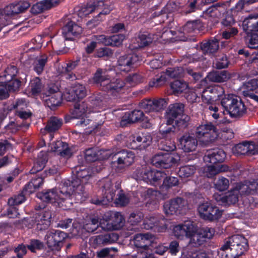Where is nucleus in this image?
Instances as JSON below:
<instances>
[{"label": "nucleus", "instance_id": "nucleus-47", "mask_svg": "<svg viewBox=\"0 0 258 258\" xmlns=\"http://www.w3.org/2000/svg\"><path fill=\"white\" fill-rule=\"evenodd\" d=\"M178 184L179 180L177 177L174 176H166L160 188L162 191H164L173 186L178 185Z\"/></svg>", "mask_w": 258, "mask_h": 258}, {"label": "nucleus", "instance_id": "nucleus-51", "mask_svg": "<svg viewBox=\"0 0 258 258\" xmlns=\"http://www.w3.org/2000/svg\"><path fill=\"white\" fill-rule=\"evenodd\" d=\"M170 86L174 93L178 94L187 89V84L183 81L176 80L171 83Z\"/></svg>", "mask_w": 258, "mask_h": 258}, {"label": "nucleus", "instance_id": "nucleus-27", "mask_svg": "<svg viewBox=\"0 0 258 258\" xmlns=\"http://www.w3.org/2000/svg\"><path fill=\"white\" fill-rule=\"evenodd\" d=\"M131 146L132 148L143 149H145L152 143V138L150 135L142 134L139 136L132 137Z\"/></svg>", "mask_w": 258, "mask_h": 258}, {"label": "nucleus", "instance_id": "nucleus-33", "mask_svg": "<svg viewBox=\"0 0 258 258\" xmlns=\"http://www.w3.org/2000/svg\"><path fill=\"white\" fill-rule=\"evenodd\" d=\"M219 47V41L216 38L202 42L200 48L204 54H211L217 51Z\"/></svg>", "mask_w": 258, "mask_h": 258}, {"label": "nucleus", "instance_id": "nucleus-25", "mask_svg": "<svg viewBox=\"0 0 258 258\" xmlns=\"http://www.w3.org/2000/svg\"><path fill=\"white\" fill-rule=\"evenodd\" d=\"M145 119L143 111L135 109L130 112L126 113L120 121V125L124 126L127 123H134L142 122Z\"/></svg>", "mask_w": 258, "mask_h": 258}, {"label": "nucleus", "instance_id": "nucleus-53", "mask_svg": "<svg viewBox=\"0 0 258 258\" xmlns=\"http://www.w3.org/2000/svg\"><path fill=\"white\" fill-rule=\"evenodd\" d=\"M229 63L227 56L222 54L217 57L213 63V65L216 69L221 70L227 68Z\"/></svg>", "mask_w": 258, "mask_h": 258}, {"label": "nucleus", "instance_id": "nucleus-2", "mask_svg": "<svg viewBox=\"0 0 258 258\" xmlns=\"http://www.w3.org/2000/svg\"><path fill=\"white\" fill-rule=\"evenodd\" d=\"M221 104L231 118H239L246 112V107L241 99L233 94L225 95Z\"/></svg>", "mask_w": 258, "mask_h": 258}, {"label": "nucleus", "instance_id": "nucleus-7", "mask_svg": "<svg viewBox=\"0 0 258 258\" xmlns=\"http://www.w3.org/2000/svg\"><path fill=\"white\" fill-rule=\"evenodd\" d=\"M102 222L103 219L99 221V218L95 215L87 216L84 219L83 227L73 229L72 233L83 239L88 237V233L93 232L99 227H101Z\"/></svg>", "mask_w": 258, "mask_h": 258}, {"label": "nucleus", "instance_id": "nucleus-17", "mask_svg": "<svg viewBox=\"0 0 258 258\" xmlns=\"http://www.w3.org/2000/svg\"><path fill=\"white\" fill-rule=\"evenodd\" d=\"M185 105L183 103L176 102L171 104L169 105L165 113V118L168 124L174 123L175 119L185 114L184 112Z\"/></svg>", "mask_w": 258, "mask_h": 258}, {"label": "nucleus", "instance_id": "nucleus-14", "mask_svg": "<svg viewBox=\"0 0 258 258\" xmlns=\"http://www.w3.org/2000/svg\"><path fill=\"white\" fill-rule=\"evenodd\" d=\"M124 219L119 212H113L110 214V218L103 219L101 223V228L104 230H119L124 225Z\"/></svg>", "mask_w": 258, "mask_h": 258}, {"label": "nucleus", "instance_id": "nucleus-37", "mask_svg": "<svg viewBox=\"0 0 258 258\" xmlns=\"http://www.w3.org/2000/svg\"><path fill=\"white\" fill-rule=\"evenodd\" d=\"M191 123V118L187 114H182V116L175 119L174 123L176 126V131L179 135L185 130L188 128Z\"/></svg>", "mask_w": 258, "mask_h": 258}, {"label": "nucleus", "instance_id": "nucleus-30", "mask_svg": "<svg viewBox=\"0 0 258 258\" xmlns=\"http://www.w3.org/2000/svg\"><path fill=\"white\" fill-rule=\"evenodd\" d=\"M254 148V143L253 142H244L236 145L232 148V150L234 153L237 155H252L255 154Z\"/></svg>", "mask_w": 258, "mask_h": 258}, {"label": "nucleus", "instance_id": "nucleus-52", "mask_svg": "<svg viewBox=\"0 0 258 258\" xmlns=\"http://www.w3.org/2000/svg\"><path fill=\"white\" fill-rule=\"evenodd\" d=\"M75 172L76 176L82 180V183L85 184L91 177V172L86 168L82 169L81 167H76Z\"/></svg>", "mask_w": 258, "mask_h": 258}, {"label": "nucleus", "instance_id": "nucleus-45", "mask_svg": "<svg viewBox=\"0 0 258 258\" xmlns=\"http://www.w3.org/2000/svg\"><path fill=\"white\" fill-rule=\"evenodd\" d=\"M62 124V120L55 116L51 117L47 121L45 130L49 133L58 130Z\"/></svg>", "mask_w": 258, "mask_h": 258}, {"label": "nucleus", "instance_id": "nucleus-18", "mask_svg": "<svg viewBox=\"0 0 258 258\" xmlns=\"http://www.w3.org/2000/svg\"><path fill=\"white\" fill-rule=\"evenodd\" d=\"M197 230V225L191 221H184L183 223L176 225L173 229L174 235L177 238L184 236L189 237Z\"/></svg>", "mask_w": 258, "mask_h": 258}, {"label": "nucleus", "instance_id": "nucleus-1", "mask_svg": "<svg viewBox=\"0 0 258 258\" xmlns=\"http://www.w3.org/2000/svg\"><path fill=\"white\" fill-rule=\"evenodd\" d=\"M247 240L242 235L229 237L218 250L219 258H238L248 249Z\"/></svg>", "mask_w": 258, "mask_h": 258}, {"label": "nucleus", "instance_id": "nucleus-24", "mask_svg": "<svg viewBox=\"0 0 258 258\" xmlns=\"http://www.w3.org/2000/svg\"><path fill=\"white\" fill-rule=\"evenodd\" d=\"M116 164L120 168L128 167L132 164L134 161L135 154L130 151L123 150L115 154Z\"/></svg>", "mask_w": 258, "mask_h": 258}, {"label": "nucleus", "instance_id": "nucleus-9", "mask_svg": "<svg viewBox=\"0 0 258 258\" xmlns=\"http://www.w3.org/2000/svg\"><path fill=\"white\" fill-rule=\"evenodd\" d=\"M196 135L199 138H203L205 142H213L218 137V130L212 122H206L197 127Z\"/></svg>", "mask_w": 258, "mask_h": 258}, {"label": "nucleus", "instance_id": "nucleus-23", "mask_svg": "<svg viewBox=\"0 0 258 258\" xmlns=\"http://www.w3.org/2000/svg\"><path fill=\"white\" fill-rule=\"evenodd\" d=\"M226 155L223 150L221 149H213L208 151L204 157L205 162L213 164L221 163L225 161Z\"/></svg>", "mask_w": 258, "mask_h": 258}, {"label": "nucleus", "instance_id": "nucleus-57", "mask_svg": "<svg viewBox=\"0 0 258 258\" xmlns=\"http://www.w3.org/2000/svg\"><path fill=\"white\" fill-rule=\"evenodd\" d=\"M248 47L250 48H258V33L246 32Z\"/></svg>", "mask_w": 258, "mask_h": 258}, {"label": "nucleus", "instance_id": "nucleus-26", "mask_svg": "<svg viewBox=\"0 0 258 258\" xmlns=\"http://www.w3.org/2000/svg\"><path fill=\"white\" fill-rule=\"evenodd\" d=\"M118 235L114 232H107L95 236L93 243L97 245L104 246L114 243L118 240Z\"/></svg>", "mask_w": 258, "mask_h": 258}, {"label": "nucleus", "instance_id": "nucleus-8", "mask_svg": "<svg viewBox=\"0 0 258 258\" xmlns=\"http://www.w3.org/2000/svg\"><path fill=\"white\" fill-rule=\"evenodd\" d=\"M198 210L203 219L209 221H218L222 216L223 211L210 202L199 205Z\"/></svg>", "mask_w": 258, "mask_h": 258}, {"label": "nucleus", "instance_id": "nucleus-59", "mask_svg": "<svg viewBox=\"0 0 258 258\" xmlns=\"http://www.w3.org/2000/svg\"><path fill=\"white\" fill-rule=\"evenodd\" d=\"M90 101L93 106H101L106 103V99L103 95L98 94L90 97Z\"/></svg>", "mask_w": 258, "mask_h": 258}, {"label": "nucleus", "instance_id": "nucleus-5", "mask_svg": "<svg viewBox=\"0 0 258 258\" xmlns=\"http://www.w3.org/2000/svg\"><path fill=\"white\" fill-rule=\"evenodd\" d=\"M85 183H82L77 176L73 178L71 181L68 180L63 183L62 187L60 188L59 192L67 199H71L77 194L84 195L86 194V188L84 186Z\"/></svg>", "mask_w": 258, "mask_h": 258}, {"label": "nucleus", "instance_id": "nucleus-46", "mask_svg": "<svg viewBox=\"0 0 258 258\" xmlns=\"http://www.w3.org/2000/svg\"><path fill=\"white\" fill-rule=\"evenodd\" d=\"M18 70L16 66H11L5 71L4 74L0 76V80L2 83H6L11 81L17 75Z\"/></svg>", "mask_w": 258, "mask_h": 258}, {"label": "nucleus", "instance_id": "nucleus-29", "mask_svg": "<svg viewBox=\"0 0 258 258\" xmlns=\"http://www.w3.org/2000/svg\"><path fill=\"white\" fill-rule=\"evenodd\" d=\"M162 173L157 170L152 169L150 167H143L140 173V177L148 182H157L161 179Z\"/></svg>", "mask_w": 258, "mask_h": 258}, {"label": "nucleus", "instance_id": "nucleus-44", "mask_svg": "<svg viewBox=\"0 0 258 258\" xmlns=\"http://www.w3.org/2000/svg\"><path fill=\"white\" fill-rule=\"evenodd\" d=\"M159 133L164 138H168L172 135H179L175 124H168L167 122L160 126Z\"/></svg>", "mask_w": 258, "mask_h": 258}, {"label": "nucleus", "instance_id": "nucleus-50", "mask_svg": "<svg viewBox=\"0 0 258 258\" xmlns=\"http://www.w3.org/2000/svg\"><path fill=\"white\" fill-rule=\"evenodd\" d=\"M101 155V151L94 148H89L86 150L85 158L89 162H94L102 159V157L100 156Z\"/></svg>", "mask_w": 258, "mask_h": 258}, {"label": "nucleus", "instance_id": "nucleus-39", "mask_svg": "<svg viewBox=\"0 0 258 258\" xmlns=\"http://www.w3.org/2000/svg\"><path fill=\"white\" fill-rule=\"evenodd\" d=\"M100 37L103 40V43L106 46H120L125 38V36L123 34L113 35L111 36H105L101 35Z\"/></svg>", "mask_w": 258, "mask_h": 258}, {"label": "nucleus", "instance_id": "nucleus-6", "mask_svg": "<svg viewBox=\"0 0 258 258\" xmlns=\"http://www.w3.org/2000/svg\"><path fill=\"white\" fill-rule=\"evenodd\" d=\"M180 157L177 154L160 152L152 159V163L158 168L168 169L179 163Z\"/></svg>", "mask_w": 258, "mask_h": 258}, {"label": "nucleus", "instance_id": "nucleus-32", "mask_svg": "<svg viewBox=\"0 0 258 258\" xmlns=\"http://www.w3.org/2000/svg\"><path fill=\"white\" fill-rule=\"evenodd\" d=\"M51 150L58 155L65 158H69L72 155L71 149L68 144L61 141H57L51 144Z\"/></svg>", "mask_w": 258, "mask_h": 258}, {"label": "nucleus", "instance_id": "nucleus-10", "mask_svg": "<svg viewBox=\"0 0 258 258\" xmlns=\"http://www.w3.org/2000/svg\"><path fill=\"white\" fill-rule=\"evenodd\" d=\"M215 229L212 228L204 227L198 229L189 236V243L194 247L201 246L205 244L208 240L211 239L214 235Z\"/></svg>", "mask_w": 258, "mask_h": 258}, {"label": "nucleus", "instance_id": "nucleus-22", "mask_svg": "<svg viewBox=\"0 0 258 258\" xmlns=\"http://www.w3.org/2000/svg\"><path fill=\"white\" fill-rule=\"evenodd\" d=\"M179 146L185 152H190L196 150L198 141L196 137L189 134H185L178 140Z\"/></svg>", "mask_w": 258, "mask_h": 258}, {"label": "nucleus", "instance_id": "nucleus-11", "mask_svg": "<svg viewBox=\"0 0 258 258\" xmlns=\"http://www.w3.org/2000/svg\"><path fill=\"white\" fill-rule=\"evenodd\" d=\"M68 236L64 231L52 230L47 232L45 236L46 244L51 250H59L62 246L63 241Z\"/></svg>", "mask_w": 258, "mask_h": 258}, {"label": "nucleus", "instance_id": "nucleus-43", "mask_svg": "<svg viewBox=\"0 0 258 258\" xmlns=\"http://www.w3.org/2000/svg\"><path fill=\"white\" fill-rule=\"evenodd\" d=\"M238 191V195L241 196L253 195V187L251 186V181H245L244 183H238L234 187Z\"/></svg>", "mask_w": 258, "mask_h": 258}, {"label": "nucleus", "instance_id": "nucleus-20", "mask_svg": "<svg viewBox=\"0 0 258 258\" xmlns=\"http://www.w3.org/2000/svg\"><path fill=\"white\" fill-rule=\"evenodd\" d=\"M82 32V27L72 21L66 22L62 29V33L66 40H74Z\"/></svg>", "mask_w": 258, "mask_h": 258}, {"label": "nucleus", "instance_id": "nucleus-58", "mask_svg": "<svg viewBox=\"0 0 258 258\" xmlns=\"http://www.w3.org/2000/svg\"><path fill=\"white\" fill-rule=\"evenodd\" d=\"M29 123H26L25 122H22V123H18L17 121H11L6 126L5 128L7 131H10L13 133H15L18 131L20 128L22 127H28Z\"/></svg>", "mask_w": 258, "mask_h": 258}, {"label": "nucleus", "instance_id": "nucleus-21", "mask_svg": "<svg viewBox=\"0 0 258 258\" xmlns=\"http://www.w3.org/2000/svg\"><path fill=\"white\" fill-rule=\"evenodd\" d=\"M224 94V88L220 86L209 87L203 91L202 98L205 102L210 103L216 101Z\"/></svg>", "mask_w": 258, "mask_h": 258}, {"label": "nucleus", "instance_id": "nucleus-31", "mask_svg": "<svg viewBox=\"0 0 258 258\" xmlns=\"http://www.w3.org/2000/svg\"><path fill=\"white\" fill-rule=\"evenodd\" d=\"M242 27L245 32L258 33V14H251L242 22Z\"/></svg>", "mask_w": 258, "mask_h": 258}, {"label": "nucleus", "instance_id": "nucleus-49", "mask_svg": "<svg viewBox=\"0 0 258 258\" xmlns=\"http://www.w3.org/2000/svg\"><path fill=\"white\" fill-rule=\"evenodd\" d=\"M48 60V57L43 54L37 57L33 63L34 70L38 74H40L44 70V67Z\"/></svg>", "mask_w": 258, "mask_h": 258}, {"label": "nucleus", "instance_id": "nucleus-36", "mask_svg": "<svg viewBox=\"0 0 258 258\" xmlns=\"http://www.w3.org/2000/svg\"><path fill=\"white\" fill-rule=\"evenodd\" d=\"M207 79L212 82H224L230 78V75L227 71H213L208 74Z\"/></svg>", "mask_w": 258, "mask_h": 258}, {"label": "nucleus", "instance_id": "nucleus-64", "mask_svg": "<svg viewBox=\"0 0 258 258\" xmlns=\"http://www.w3.org/2000/svg\"><path fill=\"white\" fill-rule=\"evenodd\" d=\"M245 90L243 91H247V93H252L253 91L257 94L258 91V80L252 79L246 82L245 84Z\"/></svg>", "mask_w": 258, "mask_h": 258}, {"label": "nucleus", "instance_id": "nucleus-16", "mask_svg": "<svg viewBox=\"0 0 258 258\" xmlns=\"http://www.w3.org/2000/svg\"><path fill=\"white\" fill-rule=\"evenodd\" d=\"M52 215V211L47 209L35 214L32 217V221L36 223L37 229L38 230H45L50 225Z\"/></svg>", "mask_w": 258, "mask_h": 258}, {"label": "nucleus", "instance_id": "nucleus-4", "mask_svg": "<svg viewBox=\"0 0 258 258\" xmlns=\"http://www.w3.org/2000/svg\"><path fill=\"white\" fill-rule=\"evenodd\" d=\"M59 192L54 188L45 189L38 192L37 197L45 203H54L59 199L60 201L58 202V204L64 210L70 209L72 206V202L69 199L66 198L65 195Z\"/></svg>", "mask_w": 258, "mask_h": 258}, {"label": "nucleus", "instance_id": "nucleus-15", "mask_svg": "<svg viewBox=\"0 0 258 258\" xmlns=\"http://www.w3.org/2000/svg\"><path fill=\"white\" fill-rule=\"evenodd\" d=\"M185 203V201L182 198L177 197L170 199L163 205L164 213L167 216L180 214Z\"/></svg>", "mask_w": 258, "mask_h": 258}, {"label": "nucleus", "instance_id": "nucleus-38", "mask_svg": "<svg viewBox=\"0 0 258 258\" xmlns=\"http://www.w3.org/2000/svg\"><path fill=\"white\" fill-rule=\"evenodd\" d=\"M140 60L139 56L136 54H129L120 56L118 63L121 67L127 68L134 67Z\"/></svg>", "mask_w": 258, "mask_h": 258}, {"label": "nucleus", "instance_id": "nucleus-13", "mask_svg": "<svg viewBox=\"0 0 258 258\" xmlns=\"http://www.w3.org/2000/svg\"><path fill=\"white\" fill-rule=\"evenodd\" d=\"M46 99L45 103L51 110H54L60 105L62 99V94L55 85L49 87L46 93Z\"/></svg>", "mask_w": 258, "mask_h": 258}, {"label": "nucleus", "instance_id": "nucleus-61", "mask_svg": "<svg viewBox=\"0 0 258 258\" xmlns=\"http://www.w3.org/2000/svg\"><path fill=\"white\" fill-rule=\"evenodd\" d=\"M130 202V199L123 192L122 190L119 191L117 194V197L115 199L114 203L120 206L124 207L126 206Z\"/></svg>", "mask_w": 258, "mask_h": 258}, {"label": "nucleus", "instance_id": "nucleus-42", "mask_svg": "<svg viewBox=\"0 0 258 258\" xmlns=\"http://www.w3.org/2000/svg\"><path fill=\"white\" fill-rule=\"evenodd\" d=\"M88 110V106L84 101H77L75 103L74 109L72 110V119L81 117Z\"/></svg>", "mask_w": 258, "mask_h": 258}, {"label": "nucleus", "instance_id": "nucleus-63", "mask_svg": "<svg viewBox=\"0 0 258 258\" xmlns=\"http://www.w3.org/2000/svg\"><path fill=\"white\" fill-rule=\"evenodd\" d=\"M24 192L22 191L18 195L14 196L10 198L8 202V205L11 206H14L15 205H18L22 204L25 200Z\"/></svg>", "mask_w": 258, "mask_h": 258}, {"label": "nucleus", "instance_id": "nucleus-55", "mask_svg": "<svg viewBox=\"0 0 258 258\" xmlns=\"http://www.w3.org/2000/svg\"><path fill=\"white\" fill-rule=\"evenodd\" d=\"M43 87L40 79L38 77L34 78L30 82V87L33 95L39 93L41 91Z\"/></svg>", "mask_w": 258, "mask_h": 258}, {"label": "nucleus", "instance_id": "nucleus-28", "mask_svg": "<svg viewBox=\"0 0 258 258\" xmlns=\"http://www.w3.org/2000/svg\"><path fill=\"white\" fill-rule=\"evenodd\" d=\"M30 7V4L27 2H20L17 4H12L4 9L5 14L7 16H15L23 13Z\"/></svg>", "mask_w": 258, "mask_h": 258}, {"label": "nucleus", "instance_id": "nucleus-3", "mask_svg": "<svg viewBox=\"0 0 258 258\" xmlns=\"http://www.w3.org/2000/svg\"><path fill=\"white\" fill-rule=\"evenodd\" d=\"M100 190L102 193L101 197H94L91 199V203L96 205H106L113 201L115 196V190L120 188L118 183L114 187L112 186L111 180L109 178H105L100 182Z\"/></svg>", "mask_w": 258, "mask_h": 258}, {"label": "nucleus", "instance_id": "nucleus-40", "mask_svg": "<svg viewBox=\"0 0 258 258\" xmlns=\"http://www.w3.org/2000/svg\"><path fill=\"white\" fill-rule=\"evenodd\" d=\"M110 79L109 76L107 74L106 69L98 68L94 75L93 80L97 84L100 85L102 88H104V84H106V82Z\"/></svg>", "mask_w": 258, "mask_h": 258}, {"label": "nucleus", "instance_id": "nucleus-60", "mask_svg": "<svg viewBox=\"0 0 258 258\" xmlns=\"http://www.w3.org/2000/svg\"><path fill=\"white\" fill-rule=\"evenodd\" d=\"M2 83L6 86L8 92H14L19 90L21 85V81L18 79H12L6 83Z\"/></svg>", "mask_w": 258, "mask_h": 258}, {"label": "nucleus", "instance_id": "nucleus-54", "mask_svg": "<svg viewBox=\"0 0 258 258\" xmlns=\"http://www.w3.org/2000/svg\"><path fill=\"white\" fill-rule=\"evenodd\" d=\"M195 171L196 167L194 166H184L179 168L178 174L181 178H187L192 175Z\"/></svg>", "mask_w": 258, "mask_h": 258}, {"label": "nucleus", "instance_id": "nucleus-41", "mask_svg": "<svg viewBox=\"0 0 258 258\" xmlns=\"http://www.w3.org/2000/svg\"><path fill=\"white\" fill-rule=\"evenodd\" d=\"M134 245L137 248L142 249H148L150 240L148 234H136L134 238Z\"/></svg>", "mask_w": 258, "mask_h": 258}, {"label": "nucleus", "instance_id": "nucleus-48", "mask_svg": "<svg viewBox=\"0 0 258 258\" xmlns=\"http://www.w3.org/2000/svg\"><path fill=\"white\" fill-rule=\"evenodd\" d=\"M223 11V7L219 3L212 5L205 12V14L213 18H218Z\"/></svg>", "mask_w": 258, "mask_h": 258}, {"label": "nucleus", "instance_id": "nucleus-56", "mask_svg": "<svg viewBox=\"0 0 258 258\" xmlns=\"http://www.w3.org/2000/svg\"><path fill=\"white\" fill-rule=\"evenodd\" d=\"M229 186V181L224 177H219L214 182L215 188L219 191H222L227 190Z\"/></svg>", "mask_w": 258, "mask_h": 258}, {"label": "nucleus", "instance_id": "nucleus-62", "mask_svg": "<svg viewBox=\"0 0 258 258\" xmlns=\"http://www.w3.org/2000/svg\"><path fill=\"white\" fill-rule=\"evenodd\" d=\"M44 247V244L40 240L32 239L30 240L27 248L32 252H36V250H40Z\"/></svg>", "mask_w": 258, "mask_h": 258}, {"label": "nucleus", "instance_id": "nucleus-12", "mask_svg": "<svg viewBox=\"0 0 258 258\" xmlns=\"http://www.w3.org/2000/svg\"><path fill=\"white\" fill-rule=\"evenodd\" d=\"M168 99L158 98L154 99H145L143 100L139 103V105L141 109L146 112H159L164 110L167 106Z\"/></svg>", "mask_w": 258, "mask_h": 258}, {"label": "nucleus", "instance_id": "nucleus-19", "mask_svg": "<svg viewBox=\"0 0 258 258\" xmlns=\"http://www.w3.org/2000/svg\"><path fill=\"white\" fill-rule=\"evenodd\" d=\"M237 191L234 188H233L224 195L215 194L213 195V198L221 205H234L238 201L239 196Z\"/></svg>", "mask_w": 258, "mask_h": 258}, {"label": "nucleus", "instance_id": "nucleus-34", "mask_svg": "<svg viewBox=\"0 0 258 258\" xmlns=\"http://www.w3.org/2000/svg\"><path fill=\"white\" fill-rule=\"evenodd\" d=\"M58 4V0H45L34 5L31 9V12L35 15L41 13L50 9Z\"/></svg>", "mask_w": 258, "mask_h": 258}, {"label": "nucleus", "instance_id": "nucleus-35", "mask_svg": "<svg viewBox=\"0 0 258 258\" xmlns=\"http://www.w3.org/2000/svg\"><path fill=\"white\" fill-rule=\"evenodd\" d=\"M124 85L125 84L122 80L116 79L104 84V88H102V89L104 91L115 95L122 89Z\"/></svg>", "mask_w": 258, "mask_h": 258}]
</instances>
